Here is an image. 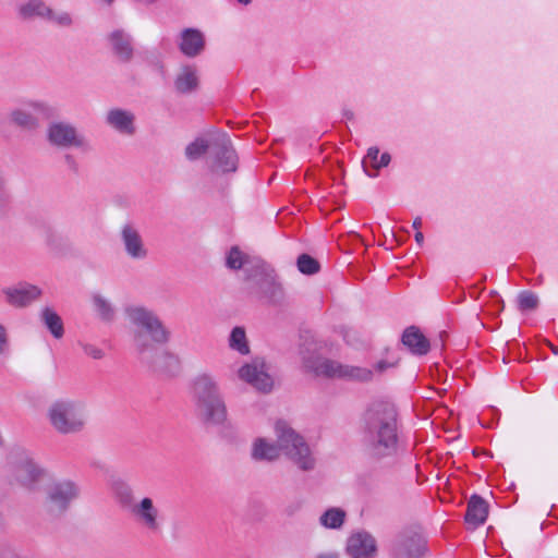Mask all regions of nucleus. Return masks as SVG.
Segmentation results:
<instances>
[{
  "mask_svg": "<svg viewBox=\"0 0 558 558\" xmlns=\"http://www.w3.org/2000/svg\"><path fill=\"white\" fill-rule=\"evenodd\" d=\"M124 314L133 327V348L141 363L156 372L175 374L180 365L178 356L160 348L171 336L160 317L143 305H129Z\"/></svg>",
  "mask_w": 558,
  "mask_h": 558,
  "instance_id": "obj_1",
  "label": "nucleus"
},
{
  "mask_svg": "<svg viewBox=\"0 0 558 558\" xmlns=\"http://www.w3.org/2000/svg\"><path fill=\"white\" fill-rule=\"evenodd\" d=\"M363 446L376 462L392 460L399 452V414L396 405L378 400L369 403L361 418Z\"/></svg>",
  "mask_w": 558,
  "mask_h": 558,
  "instance_id": "obj_2",
  "label": "nucleus"
},
{
  "mask_svg": "<svg viewBox=\"0 0 558 558\" xmlns=\"http://www.w3.org/2000/svg\"><path fill=\"white\" fill-rule=\"evenodd\" d=\"M277 445L265 438H256L252 444L251 458L256 462H274L282 451L298 469L308 472L316 465V458L305 439L286 422L278 421L275 426Z\"/></svg>",
  "mask_w": 558,
  "mask_h": 558,
  "instance_id": "obj_3",
  "label": "nucleus"
},
{
  "mask_svg": "<svg viewBox=\"0 0 558 558\" xmlns=\"http://www.w3.org/2000/svg\"><path fill=\"white\" fill-rule=\"evenodd\" d=\"M195 415L206 427H229V413L223 392L215 376L208 373L197 375L192 383Z\"/></svg>",
  "mask_w": 558,
  "mask_h": 558,
  "instance_id": "obj_4",
  "label": "nucleus"
},
{
  "mask_svg": "<svg viewBox=\"0 0 558 558\" xmlns=\"http://www.w3.org/2000/svg\"><path fill=\"white\" fill-rule=\"evenodd\" d=\"M47 420L60 435H76L85 429L87 411L83 402L71 398H58L47 408Z\"/></svg>",
  "mask_w": 558,
  "mask_h": 558,
  "instance_id": "obj_5",
  "label": "nucleus"
},
{
  "mask_svg": "<svg viewBox=\"0 0 558 558\" xmlns=\"http://www.w3.org/2000/svg\"><path fill=\"white\" fill-rule=\"evenodd\" d=\"M246 289L250 295L270 305H282L286 290L275 269L265 263L250 267Z\"/></svg>",
  "mask_w": 558,
  "mask_h": 558,
  "instance_id": "obj_6",
  "label": "nucleus"
},
{
  "mask_svg": "<svg viewBox=\"0 0 558 558\" xmlns=\"http://www.w3.org/2000/svg\"><path fill=\"white\" fill-rule=\"evenodd\" d=\"M81 495L80 485L69 478L51 481L45 488L43 509L50 518L63 517Z\"/></svg>",
  "mask_w": 558,
  "mask_h": 558,
  "instance_id": "obj_7",
  "label": "nucleus"
},
{
  "mask_svg": "<svg viewBox=\"0 0 558 558\" xmlns=\"http://www.w3.org/2000/svg\"><path fill=\"white\" fill-rule=\"evenodd\" d=\"M9 463L12 480L28 490H36L48 475L47 471L23 449L11 451Z\"/></svg>",
  "mask_w": 558,
  "mask_h": 558,
  "instance_id": "obj_8",
  "label": "nucleus"
},
{
  "mask_svg": "<svg viewBox=\"0 0 558 558\" xmlns=\"http://www.w3.org/2000/svg\"><path fill=\"white\" fill-rule=\"evenodd\" d=\"M207 166L214 178L226 177L236 172L239 157L230 137L218 134L213 137L211 154L207 156Z\"/></svg>",
  "mask_w": 558,
  "mask_h": 558,
  "instance_id": "obj_9",
  "label": "nucleus"
},
{
  "mask_svg": "<svg viewBox=\"0 0 558 558\" xmlns=\"http://www.w3.org/2000/svg\"><path fill=\"white\" fill-rule=\"evenodd\" d=\"M54 116V109L43 100H25L9 113L10 122L26 132H35L41 125V120Z\"/></svg>",
  "mask_w": 558,
  "mask_h": 558,
  "instance_id": "obj_10",
  "label": "nucleus"
},
{
  "mask_svg": "<svg viewBox=\"0 0 558 558\" xmlns=\"http://www.w3.org/2000/svg\"><path fill=\"white\" fill-rule=\"evenodd\" d=\"M48 143L57 148H77L83 153L92 150L88 138L76 126L66 121L51 122L46 131Z\"/></svg>",
  "mask_w": 558,
  "mask_h": 558,
  "instance_id": "obj_11",
  "label": "nucleus"
},
{
  "mask_svg": "<svg viewBox=\"0 0 558 558\" xmlns=\"http://www.w3.org/2000/svg\"><path fill=\"white\" fill-rule=\"evenodd\" d=\"M135 521L145 530L153 534L161 531L163 525V515L153 498L143 497L129 511Z\"/></svg>",
  "mask_w": 558,
  "mask_h": 558,
  "instance_id": "obj_12",
  "label": "nucleus"
},
{
  "mask_svg": "<svg viewBox=\"0 0 558 558\" xmlns=\"http://www.w3.org/2000/svg\"><path fill=\"white\" fill-rule=\"evenodd\" d=\"M238 374L240 379L260 392H269L272 389L274 379L268 374L267 365L262 359H255L252 363L243 365Z\"/></svg>",
  "mask_w": 558,
  "mask_h": 558,
  "instance_id": "obj_13",
  "label": "nucleus"
},
{
  "mask_svg": "<svg viewBox=\"0 0 558 558\" xmlns=\"http://www.w3.org/2000/svg\"><path fill=\"white\" fill-rule=\"evenodd\" d=\"M120 240L125 254L133 260H143L148 257V248L145 245L142 234L137 227L128 221L122 225L120 230Z\"/></svg>",
  "mask_w": 558,
  "mask_h": 558,
  "instance_id": "obj_14",
  "label": "nucleus"
},
{
  "mask_svg": "<svg viewBox=\"0 0 558 558\" xmlns=\"http://www.w3.org/2000/svg\"><path fill=\"white\" fill-rule=\"evenodd\" d=\"M393 550L399 557L423 558L427 551L426 539L415 531H405L399 536Z\"/></svg>",
  "mask_w": 558,
  "mask_h": 558,
  "instance_id": "obj_15",
  "label": "nucleus"
},
{
  "mask_svg": "<svg viewBox=\"0 0 558 558\" xmlns=\"http://www.w3.org/2000/svg\"><path fill=\"white\" fill-rule=\"evenodd\" d=\"M345 551L351 558H373L377 553L376 539L366 531L355 532L349 536Z\"/></svg>",
  "mask_w": 558,
  "mask_h": 558,
  "instance_id": "obj_16",
  "label": "nucleus"
},
{
  "mask_svg": "<svg viewBox=\"0 0 558 558\" xmlns=\"http://www.w3.org/2000/svg\"><path fill=\"white\" fill-rule=\"evenodd\" d=\"M303 364L306 369L313 372L316 376L326 378L341 379L344 364L320 356H305L303 355Z\"/></svg>",
  "mask_w": 558,
  "mask_h": 558,
  "instance_id": "obj_17",
  "label": "nucleus"
},
{
  "mask_svg": "<svg viewBox=\"0 0 558 558\" xmlns=\"http://www.w3.org/2000/svg\"><path fill=\"white\" fill-rule=\"evenodd\" d=\"M135 114L128 109L112 108L106 114V124L118 133L132 136L136 132Z\"/></svg>",
  "mask_w": 558,
  "mask_h": 558,
  "instance_id": "obj_18",
  "label": "nucleus"
},
{
  "mask_svg": "<svg viewBox=\"0 0 558 558\" xmlns=\"http://www.w3.org/2000/svg\"><path fill=\"white\" fill-rule=\"evenodd\" d=\"M5 300L16 307H24L37 300L41 294L38 287L28 283H19L15 287L3 289Z\"/></svg>",
  "mask_w": 558,
  "mask_h": 558,
  "instance_id": "obj_19",
  "label": "nucleus"
},
{
  "mask_svg": "<svg viewBox=\"0 0 558 558\" xmlns=\"http://www.w3.org/2000/svg\"><path fill=\"white\" fill-rule=\"evenodd\" d=\"M178 46L185 57L195 58L205 49V36L197 28H184L180 33Z\"/></svg>",
  "mask_w": 558,
  "mask_h": 558,
  "instance_id": "obj_20",
  "label": "nucleus"
},
{
  "mask_svg": "<svg viewBox=\"0 0 558 558\" xmlns=\"http://www.w3.org/2000/svg\"><path fill=\"white\" fill-rule=\"evenodd\" d=\"M174 89L177 93L187 95L196 92L199 87L198 70L195 65H182L174 78Z\"/></svg>",
  "mask_w": 558,
  "mask_h": 558,
  "instance_id": "obj_21",
  "label": "nucleus"
},
{
  "mask_svg": "<svg viewBox=\"0 0 558 558\" xmlns=\"http://www.w3.org/2000/svg\"><path fill=\"white\" fill-rule=\"evenodd\" d=\"M401 342L414 355H425L430 350L429 340L421 332L416 326H410L404 329Z\"/></svg>",
  "mask_w": 558,
  "mask_h": 558,
  "instance_id": "obj_22",
  "label": "nucleus"
},
{
  "mask_svg": "<svg viewBox=\"0 0 558 558\" xmlns=\"http://www.w3.org/2000/svg\"><path fill=\"white\" fill-rule=\"evenodd\" d=\"M109 43L116 57L122 62L132 60L134 49L132 45V37L122 29H117L110 33Z\"/></svg>",
  "mask_w": 558,
  "mask_h": 558,
  "instance_id": "obj_23",
  "label": "nucleus"
},
{
  "mask_svg": "<svg viewBox=\"0 0 558 558\" xmlns=\"http://www.w3.org/2000/svg\"><path fill=\"white\" fill-rule=\"evenodd\" d=\"M262 262V259L251 257L242 252L236 245L232 246L226 255V266L231 270L243 269L245 280L250 277V267H254Z\"/></svg>",
  "mask_w": 558,
  "mask_h": 558,
  "instance_id": "obj_24",
  "label": "nucleus"
},
{
  "mask_svg": "<svg viewBox=\"0 0 558 558\" xmlns=\"http://www.w3.org/2000/svg\"><path fill=\"white\" fill-rule=\"evenodd\" d=\"M487 515L488 504L486 500L476 494L472 495L464 515L465 522L473 527H477L485 523Z\"/></svg>",
  "mask_w": 558,
  "mask_h": 558,
  "instance_id": "obj_25",
  "label": "nucleus"
},
{
  "mask_svg": "<svg viewBox=\"0 0 558 558\" xmlns=\"http://www.w3.org/2000/svg\"><path fill=\"white\" fill-rule=\"evenodd\" d=\"M391 161V156L389 153H383L379 157V149L378 147H369L367 149L366 156L362 160V166L364 169V172L369 178H376L378 170H380L384 167H387Z\"/></svg>",
  "mask_w": 558,
  "mask_h": 558,
  "instance_id": "obj_26",
  "label": "nucleus"
},
{
  "mask_svg": "<svg viewBox=\"0 0 558 558\" xmlns=\"http://www.w3.org/2000/svg\"><path fill=\"white\" fill-rule=\"evenodd\" d=\"M110 488L120 507L130 511L136 502L131 485L122 478H113Z\"/></svg>",
  "mask_w": 558,
  "mask_h": 558,
  "instance_id": "obj_27",
  "label": "nucleus"
},
{
  "mask_svg": "<svg viewBox=\"0 0 558 558\" xmlns=\"http://www.w3.org/2000/svg\"><path fill=\"white\" fill-rule=\"evenodd\" d=\"M20 17L32 20L35 17L47 20L50 14V8L43 0H29L22 3L17 9Z\"/></svg>",
  "mask_w": 558,
  "mask_h": 558,
  "instance_id": "obj_28",
  "label": "nucleus"
},
{
  "mask_svg": "<svg viewBox=\"0 0 558 558\" xmlns=\"http://www.w3.org/2000/svg\"><path fill=\"white\" fill-rule=\"evenodd\" d=\"M40 319L53 338L61 339L63 337V322L54 310L51 307H44L40 312Z\"/></svg>",
  "mask_w": 558,
  "mask_h": 558,
  "instance_id": "obj_29",
  "label": "nucleus"
},
{
  "mask_svg": "<svg viewBox=\"0 0 558 558\" xmlns=\"http://www.w3.org/2000/svg\"><path fill=\"white\" fill-rule=\"evenodd\" d=\"M211 148L213 138L207 140L205 137H196L185 147L184 155L187 160L195 161L206 154L210 155Z\"/></svg>",
  "mask_w": 558,
  "mask_h": 558,
  "instance_id": "obj_30",
  "label": "nucleus"
},
{
  "mask_svg": "<svg viewBox=\"0 0 558 558\" xmlns=\"http://www.w3.org/2000/svg\"><path fill=\"white\" fill-rule=\"evenodd\" d=\"M347 513L343 509L331 507L319 517V524L326 529L339 530L345 521Z\"/></svg>",
  "mask_w": 558,
  "mask_h": 558,
  "instance_id": "obj_31",
  "label": "nucleus"
},
{
  "mask_svg": "<svg viewBox=\"0 0 558 558\" xmlns=\"http://www.w3.org/2000/svg\"><path fill=\"white\" fill-rule=\"evenodd\" d=\"M228 343L231 350L236 351L241 355L250 353V345L244 327H234L230 332Z\"/></svg>",
  "mask_w": 558,
  "mask_h": 558,
  "instance_id": "obj_32",
  "label": "nucleus"
},
{
  "mask_svg": "<svg viewBox=\"0 0 558 558\" xmlns=\"http://www.w3.org/2000/svg\"><path fill=\"white\" fill-rule=\"evenodd\" d=\"M374 372L366 367L344 364L341 379L367 383L373 379Z\"/></svg>",
  "mask_w": 558,
  "mask_h": 558,
  "instance_id": "obj_33",
  "label": "nucleus"
},
{
  "mask_svg": "<svg viewBox=\"0 0 558 558\" xmlns=\"http://www.w3.org/2000/svg\"><path fill=\"white\" fill-rule=\"evenodd\" d=\"M93 304L101 320L111 322L113 319L116 313L114 307L106 298L100 294H95L93 296Z\"/></svg>",
  "mask_w": 558,
  "mask_h": 558,
  "instance_id": "obj_34",
  "label": "nucleus"
},
{
  "mask_svg": "<svg viewBox=\"0 0 558 558\" xmlns=\"http://www.w3.org/2000/svg\"><path fill=\"white\" fill-rule=\"evenodd\" d=\"M298 269L304 275H314L319 271V263L308 254H301L296 260Z\"/></svg>",
  "mask_w": 558,
  "mask_h": 558,
  "instance_id": "obj_35",
  "label": "nucleus"
},
{
  "mask_svg": "<svg viewBox=\"0 0 558 558\" xmlns=\"http://www.w3.org/2000/svg\"><path fill=\"white\" fill-rule=\"evenodd\" d=\"M538 302V296L531 291H522L518 294V307L522 312L535 310Z\"/></svg>",
  "mask_w": 558,
  "mask_h": 558,
  "instance_id": "obj_36",
  "label": "nucleus"
},
{
  "mask_svg": "<svg viewBox=\"0 0 558 558\" xmlns=\"http://www.w3.org/2000/svg\"><path fill=\"white\" fill-rule=\"evenodd\" d=\"M46 21L51 22L59 27H70L73 24V17L69 12L53 11L51 8L50 14L47 16Z\"/></svg>",
  "mask_w": 558,
  "mask_h": 558,
  "instance_id": "obj_37",
  "label": "nucleus"
},
{
  "mask_svg": "<svg viewBox=\"0 0 558 558\" xmlns=\"http://www.w3.org/2000/svg\"><path fill=\"white\" fill-rule=\"evenodd\" d=\"M143 60L150 65L153 69L158 71L159 73L165 72V65L161 60V54L158 50L151 49V50H145L143 53Z\"/></svg>",
  "mask_w": 558,
  "mask_h": 558,
  "instance_id": "obj_38",
  "label": "nucleus"
},
{
  "mask_svg": "<svg viewBox=\"0 0 558 558\" xmlns=\"http://www.w3.org/2000/svg\"><path fill=\"white\" fill-rule=\"evenodd\" d=\"M45 243L50 250L58 251L61 248L62 238L54 230L48 228L45 231Z\"/></svg>",
  "mask_w": 558,
  "mask_h": 558,
  "instance_id": "obj_39",
  "label": "nucleus"
},
{
  "mask_svg": "<svg viewBox=\"0 0 558 558\" xmlns=\"http://www.w3.org/2000/svg\"><path fill=\"white\" fill-rule=\"evenodd\" d=\"M81 347H82V349H83V352H84L86 355H88V356H90L92 359H94V360H100V359H102V357H104V355H105L104 351H102L100 348H98V347H96V345H94V344H90V343H82V344H81Z\"/></svg>",
  "mask_w": 558,
  "mask_h": 558,
  "instance_id": "obj_40",
  "label": "nucleus"
},
{
  "mask_svg": "<svg viewBox=\"0 0 558 558\" xmlns=\"http://www.w3.org/2000/svg\"><path fill=\"white\" fill-rule=\"evenodd\" d=\"M9 199V190L7 185V180L3 175L2 170L0 169V205L5 203Z\"/></svg>",
  "mask_w": 558,
  "mask_h": 558,
  "instance_id": "obj_41",
  "label": "nucleus"
},
{
  "mask_svg": "<svg viewBox=\"0 0 558 558\" xmlns=\"http://www.w3.org/2000/svg\"><path fill=\"white\" fill-rule=\"evenodd\" d=\"M8 345V336L5 328L0 324V354H3Z\"/></svg>",
  "mask_w": 558,
  "mask_h": 558,
  "instance_id": "obj_42",
  "label": "nucleus"
},
{
  "mask_svg": "<svg viewBox=\"0 0 558 558\" xmlns=\"http://www.w3.org/2000/svg\"><path fill=\"white\" fill-rule=\"evenodd\" d=\"M396 363H388L386 361H379L375 364L374 368L379 374L386 372L390 367H395Z\"/></svg>",
  "mask_w": 558,
  "mask_h": 558,
  "instance_id": "obj_43",
  "label": "nucleus"
},
{
  "mask_svg": "<svg viewBox=\"0 0 558 558\" xmlns=\"http://www.w3.org/2000/svg\"><path fill=\"white\" fill-rule=\"evenodd\" d=\"M0 558H21L20 555L11 548H0Z\"/></svg>",
  "mask_w": 558,
  "mask_h": 558,
  "instance_id": "obj_44",
  "label": "nucleus"
},
{
  "mask_svg": "<svg viewBox=\"0 0 558 558\" xmlns=\"http://www.w3.org/2000/svg\"><path fill=\"white\" fill-rule=\"evenodd\" d=\"M65 161H66V163H68L72 169L76 170L77 165H76V161H75V159L73 158V156H71V155H66V156H65Z\"/></svg>",
  "mask_w": 558,
  "mask_h": 558,
  "instance_id": "obj_45",
  "label": "nucleus"
},
{
  "mask_svg": "<svg viewBox=\"0 0 558 558\" xmlns=\"http://www.w3.org/2000/svg\"><path fill=\"white\" fill-rule=\"evenodd\" d=\"M316 558H339L337 553H323L316 556Z\"/></svg>",
  "mask_w": 558,
  "mask_h": 558,
  "instance_id": "obj_46",
  "label": "nucleus"
},
{
  "mask_svg": "<svg viewBox=\"0 0 558 558\" xmlns=\"http://www.w3.org/2000/svg\"><path fill=\"white\" fill-rule=\"evenodd\" d=\"M415 242H416L420 246H422V245H423V243H424V234H423L421 231H417V232L415 233Z\"/></svg>",
  "mask_w": 558,
  "mask_h": 558,
  "instance_id": "obj_47",
  "label": "nucleus"
},
{
  "mask_svg": "<svg viewBox=\"0 0 558 558\" xmlns=\"http://www.w3.org/2000/svg\"><path fill=\"white\" fill-rule=\"evenodd\" d=\"M298 509H299V506H296V507L289 506L286 508L284 511L288 515H292Z\"/></svg>",
  "mask_w": 558,
  "mask_h": 558,
  "instance_id": "obj_48",
  "label": "nucleus"
},
{
  "mask_svg": "<svg viewBox=\"0 0 558 558\" xmlns=\"http://www.w3.org/2000/svg\"><path fill=\"white\" fill-rule=\"evenodd\" d=\"M421 226H422V219L420 217L415 218L414 221H413V228L418 231Z\"/></svg>",
  "mask_w": 558,
  "mask_h": 558,
  "instance_id": "obj_49",
  "label": "nucleus"
},
{
  "mask_svg": "<svg viewBox=\"0 0 558 558\" xmlns=\"http://www.w3.org/2000/svg\"><path fill=\"white\" fill-rule=\"evenodd\" d=\"M353 112L351 110H343V117L351 120L353 119Z\"/></svg>",
  "mask_w": 558,
  "mask_h": 558,
  "instance_id": "obj_50",
  "label": "nucleus"
},
{
  "mask_svg": "<svg viewBox=\"0 0 558 558\" xmlns=\"http://www.w3.org/2000/svg\"><path fill=\"white\" fill-rule=\"evenodd\" d=\"M136 2L143 3V4H150L155 2L156 0H135Z\"/></svg>",
  "mask_w": 558,
  "mask_h": 558,
  "instance_id": "obj_51",
  "label": "nucleus"
},
{
  "mask_svg": "<svg viewBox=\"0 0 558 558\" xmlns=\"http://www.w3.org/2000/svg\"><path fill=\"white\" fill-rule=\"evenodd\" d=\"M239 3L247 5L252 2V0H236Z\"/></svg>",
  "mask_w": 558,
  "mask_h": 558,
  "instance_id": "obj_52",
  "label": "nucleus"
},
{
  "mask_svg": "<svg viewBox=\"0 0 558 558\" xmlns=\"http://www.w3.org/2000/svg\"><path fill=\"white\" fill-rule=\"evenodd\" d=\"M551 351L554 354H558V347H551Z\"/></svg>",
  "mask_w": 558,
  "mask_h": 558,
  "instance_id": "obj_53",
  "label": "nucleus"
},
{
  "mask_svg": "<svg viewBox=\"0 0 558 558\" xmlns=\"http://www.w3.org/2000/svg\"><path fill=\"white\" fill-rule=\"evenodd\" d=\"M105 2H107L108 4L112 3L114 0H104Z\"/></svg>",
  "mask_w": 558,
  "mask_h": 558,
  "instance_id": "obj_54",
  "label": "nucleus"
}]
</instances>
